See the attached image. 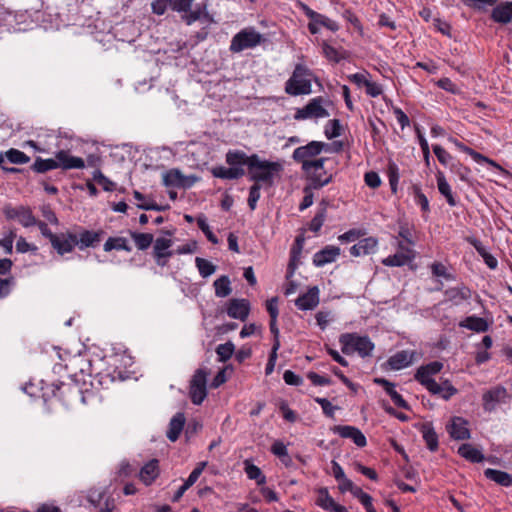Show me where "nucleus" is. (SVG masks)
I'll list each match as a JSON object with an SVG mask.
<instances>
[{
  "label": "nucleus",
  "mask_w": 512,
  "mask_h": 512,
  "mask_svg": "<svg viewBox=\"0 0 512 512\" xmlns=\"http://www.w3.org/2000/svg\"><path fill=\"white\" fill-rule=\"evenodd\" d=\"M226 163L230 165L226 168V179H237L244 175L247 166L249 169L250 179L255 183L271 186L273 176L280 170V164L260 160L257 155L248 157L242 151H229L226 153Z\"/></svg>",
  "instance_id": "1"
},
{
  "label": "nucleus",
  "mask_w": 512,
  "mask_h": 512,
  "mask_svg": "<svg viewBox=\"0 0 512 512\" xmlns=\"http://www.w3.org/2000/svg\"><path fill=\"white\" fill-rule=\"evenodd\" d=\"M313 74L303 64H297L291 77L285 83V92L291 96L307 95L312 92Z\"/></svg>",
  "instance_id": "2"
},
{
  "label": "nucleus",
  "mask_w": 512,
  "mask_h": 512,
  "mask_svg": "<svg viewBox=\"0 0 512 512\" xmlns=\"http://www.w3.org/2000/svg\"><path fill=\"white\" fill-rule=\"evenodd\" d=\"M342 352L351 355L357 352L361 357L369 356L374 349V344L367 336H359L354 333L342 334L339 338Z\"/></svg>",
  "instance_id": "3"
},
{
  "label": "nucleus",
  "mask_w": 512,
  "mask_h": 512,
  "mask_svg": "<svg viewBox=\"0 0 512 512\" xmlns=\"http://www.w3.org/2000/svg\"><path fill=\"white\" fill-rule=\"evenodd\" d=\"M264 36L254 28H244L231 40L230 51L240 53L247 49H253L264 41Z\"/></svg>",
  "instance_id": "4"
},
{
  "label": "nucleus",
  "mask_w": 512,
  "mask_h": 512,
  "mask_svg": "<svg viewBox=\"0 0 512 512\" xmlns=\"http://www.w3.org/2000/svg\"><path fill=\"white\" fill-rule=\"evenodd\" d=\"M210 370L206 367L197 369L190 381L189 395L195 405L201 404L207 396V377Z\"/></svg>",
  "instance_id": "5"
},
{
  "label": "nucleus",
  "mask_w": 512,
  "mask_h": 512,
  "mask_svg": "<svg viewBox=\"0 0 512 512\" xmlns=\"http://www.w3.org/2000/svg\"><path fill=\"white\" fill-rule=\"evenodd\" d=\"M326 101L322 97L311 99L307 105L296 111L294 118L296 120L326 118L329 112L324 107Z\"/></svg>",
  "instance_id": "6"
},
{
  "label": "nucleus",
  "mask_w": 512,
  "mask_h": 512,
  "mask_svg": "<svg viewBox=\"0 0 512 512\" xmlns=\"http://www.w3.org/2000/svg\"><path fill=\"white\" fill-rule=\"evenodd\" d=\"M326 147H328V144L324 142L311 141L307 145L296 148L292 154V158L304 167L309 161L320 155Z\"/></svg>",
  "instance_id": "7"
},
{
  "label": "nucleus",
  "mask_w": 512,
  "mask_h": 512,
  "mask_svg": "<svg viewBox=\"0 0 512 512\" xmlns=\"http://www.w3.org/2000/svg\"><path fill=\"white\" fill-rule=\"evenodd\" d=\"M3 213L7 219L17 220L24 227L34 226L37 223L31 209L26 206L13 207L7 204L3 207Z\"/></svg>",
  "instance_id": "8"
},
{
  "label": "nucleus",
  "mask_w": 512,
  "mask_h": 512,
  "mask_svg": "<svg viewBox=\"0 0 512 512\" xmlns=\"http://www.w3.org/2000/svg\"><path fill=\"white\" fill-rule=\"evenodd\" d=\"M326 160L327 159L324 157L315 158L302 167V170L310 177L314 188H321L327 185L332 179V176L323 178L318 174V171H323Z\"/></svg>",
  "instance_id": "9"
},
{
  "label": "nucleus",
  "mask_w": 512,
  "mask_h": 512,
  "mask_svg": "<svg viewBox=\"0 0 512 512\" xmlns=\"http://www.w3.org/2000/svg\"><path fill=\"white\" fill-rule=\"evenodd\" d=\"M49 240L53 248L60 254L69 253L78 244V236L73 233H49Z\"/></svg>",
  "instance_id": "10"
},
{
  "label": "nucleus",
  "mask_w": 512,
  "mask_h": 512,
  "mask_svg": "<svg viewBox=\"0 0 512 512\" xmlns=\"http://www.w3.org/2000/svg\"><path fill=\"white\" fill-rule=\"evenodd\" d=\"M414 258L415 251L408 246H405L403 242H398V252L383 259L382 263L385 266L400 267L408 264Z\"/></svg>",
  "instance_id": "11"
},
{
  "label": "nucleus",
  "mask_w": 512,
  "mask_h": 512,
  "mask_svg": "<svg viewBox=\"0 0 512 512\" xmlns=\"http://www.w3.org/2000/svg\"><path fill=\"white\" fill-rule=\"evenodd\" d=\"M332 432L342 438L351 439L358 447H364L367 444L365 435L357 427L350 425H336L332 428Z\"/></svg>",
  "instance_id": "12"
},
{
  "label": "nucleus",
  "mask_w": 512,
  "mask_h": 512,
  "mask_svg": "<svg viewBox=\"0 0 512 512\" xmlns=\"http://www.w3.org/2000/svg\"><path fill=\"white\" fill-rule=\"evenodd\" d=\"M446 430L454 440H468L471 437L468 421L462 417H453L451 423L446 426Z\"/></svg>",
  "instance_id": "13"
},
{
  "label": "nucleus",
  "mask_w": 512,
  "mask_h": 512,
  "mask_svg": "<svg viewBox=\"0 0 512 512\" xmlns=\"http://www.w3.org/2000/svg\"><path fill=\"white\" fill-rule=\"evenodd\" d=\"M304 241H305V239H304L303 235L297 236L295 239V244L291 250L290 261L288 263L287 274H286V277L290 282L289 288L297 287V285L293 282V280H291V277H292L295 269L297 268L298 263L300 262L301 251L303 248Z\"/></svg>",
  "instance_id": "14"
},
{
  "label": "nucleus",
  "mask_w": 512,
  "mask_h": 512,
  "mask_svg": "<svg viewBox=\"0 0 512 512\" xmlns=\"http://www.w3.org/2000/svg\"><path fill=\"white\" fill-rule=\"evenodd\" d=\"M250 309V302L247 299H231L226 313L232 318L245 321L249 316Z\"/></svg>",
  "instance_id": "15"
},
{
  "label": "nucleus",
  "mask_w": 512,
  "mask_h": 512,
  "mask_svg": "<svg viewBox=\"0 0 512 512\" xmlns=\"http://www.w3.org/2000/svg\"><path fill=\"white\" fill-rule=\"evenodd\" d=\"M57 167L63 170L70 169H83L85 167V161L76 156H72L66 150H60L55 154Z\"/></svg>",
  "instance_id": "16"
},
{
  "label": "nucleus",
  "mask_w": 512,
  "mask_h": 512,
  "mask_svg": "<svg viewBox=\"0 0 512 512\" xmlns=\"http://www.w3.org/2000/svg\"><path fill=\"white\" fill-rule=\"evenodd\" d=\"M166 187H190L195 179L183 175L178 169H171L162 176Z\"/></svg>",
  "instance_id": "17"
},
{
  "label": "nucleus",
  "mask_w": 512,
  "mask_h": 512,
  "mask_svg": "<svg viewBox=\"0 0 512 512\" xmlns=\"http://www.w3.org/2000/svg\"><path fill=\"white\" fill-rule=\"evenodd\" d=\"M507 397V391L504 387H496L488 390L482 396L483 408L485 411L495 409L497 403L504 402Z\"/></svg>",
  "instance_id": "18"
},
{
  "label": "nucleus",
  "mask_w": 512,
  "mask_h": 512,
  "mask_svg": "<svg viewBox=\"0 0 512 512\" xmlns=\"http://www.w3.org/2000/svg\"><path fill=\"white\" fill-rule=\"evenodd\" d=\"M340 253L341 250L339 247L328 245L314 254L313 263L317 267H323L326 264L336 261Z\"/></svg>",
  "instance_id": "19"
},
{
  "label": "nucleus",
  "mask_w": 512,
  "mask_h": 512,
  "mask_svg": "<svg viewBox=\"0 0 512 512\" xmlns=\"http://www.w3.org/2000/svg\"><path fill=\"white\" fill-rule=\"evenodd\" d=\"M425 386L432 394L440 395L443 399L448 400L457 393V389L448 381L437 383L435 380H427Z\"/></svg>",
  "instance_id": "20"
},
{
  "label": "nucleus",
  "mask_w": 512,
  "mask_h": 512,
  "mask_svg": "<svg viewBox=\"0 0 512 512\" xmlns=\"http://www.w3.org/2000/svg\"><path fill=\"white\" fill-rule=\"evenodd\" d=\"M377 244V239L374 237L361 239L350 248V254L354 257L372 254L376 251Z\"/></svg>",
  "instance_id": "21"
},
{
  "label": "nucleus",
  "mask_w": 512,
  "mask_h": 512,
  "mask_svg": "<svg viewBox=\"0 0 512 512\" xmlns=\"http://www.w3.org/2000/svg\"><path fill=\"white\" fill-rule=\"evenodd\" d=\"M319 290H307L295 300V305L299 310H313L319 304Z\"/></svg>",
  "instance_id": "22"
},
{
  "label": "nucleus",
  "mask_w": 512,
  "mask_h": 512,
  "mask_svg": "<svg viewBox=\"0 0 512 512\" xmlns=\"http://www.w3.org/2000/svg\"><path fill=\"white\" fill-rule=\"evenodd\" d=\"M443 368V364L439 361L430 362L418 368L415 379L422 385L426 384L427 380H434L432 375L439 373Z\"/></svg>",
  "instance_id": "23"
},
{
  "label": "nucleus",
  "mask_w": 512,
  "mask_h": 512,
  "mask_svg": "<svg viewBox=\"0 0 512 512\" xmlns=\"http://www.w3.org/2000/svg\"><path fill=\"white\" fill-rule=\"evenodd\" d=\"M374 382L382 386L385 392L390 396L393 403L403 409H408L409 406L403 397L395 390V385L384 378H375Z\"/></svg>",
  "instance_id": "24"
},
{
  "label": "nucleus",
  "mask_w": 512,
  "mask_h": 512,
  "mask_svg": "<svg viewBox=\"0 0 512 512\" xmlns=\"http://www.w3.org/2000/svg\"><path fill=\"white\" fill-rule=\"evenodd\" d=\"M158 476L159 462L157 459L150 460L139 472V478L146 486L151 485Z\"/></svg>",
  "instance_id": "25"
},
{
  "label": "nucleus",
  "mask_w": 512,
  "mask_h": 512,
  "mask_svg": "<svg viewBox=\"0 0 512 512\" xmlns=\"http://www.w3.org/2000/svg\"><path fill=\"white\" fill-rule=\"evenodd\" d=\"M491 18L500 24H508L512 21V2H503L495 6Z\"/></svg>",
  "instance_id": "26"
},
{
  "label": "nucleus",
  "mask_w": 512,
  "mask_h": 512,
  "mask_svg": "<svg viewBox=\"0 0 512 512\" xmlns=\"http://www.w3.org/2000/svg\"><path fill=\"white\" fill-rule=\"evenodd\" d=\"M420 432L427 445V448L435 452L438 449V435L431 422H424L420 425Z\"/></svg>",
  "instance_id": "27"
},
{
  "label": "nucleus",
  "mask_w": 512,
  "mask_h": 512,
  "mask_svg": "<svg viewBox=\"0 0 512 512\" xmlns=\"http://www.w3.org/2000/svg\"><path fill=\"white\" fill-rule=\"evenodd\" d=\"M170 246V239L164 237L156 239L154 244V254L158 265L164 266L166 264V258L171 255V252L168 251Z\"/></svg>",
  "instance_id": "28"
},
{
  "label": "nucleus",
  "mask_w": 512,
  "mask_h": 512,
  "mask_svg": "<svg viewBox=\"0 0 512 512\" xmlns=\"http://www.w3.org/2000/svg\"><path fill=\"white\" fill-rule=\"evenodd\" d=\"M413 361V353H410L409 351L402 350L394 355H392L388 359V365L393 370H400L403 368L408 367Z\"/></svg>",
  "instance_id": "29"
},
{
  "label": "nucleus",
  "mask_w": 512,
  "mask_h": 512,
  "mask_svg": "<svg viewBox=\"0 0 512 512\" xmlns=\"http://www.w3.org/2000/svg\"><path fill=\"white\" fill-rule=\"evenodd\" d=\"M320 27H325L330 31H337L339 29V25L334 20H331L330 18L326 17L325 15H322L318 13V17L314 19V21L310 22L308 24V29L311 34H317L320 30Z\"/></svg>",
  "instance_id": "30"
},
{
  "label": "nucleus",
  "mask_w": 512,
  "mask_h": 512,
  "mask_svg": "<svg viewBox=\"0 0 512 512\" xmlns=\"http://www.w3.org/2000/svg\"><path fill=\"white\" fill-rule=\"evenodd\" d=\"M184 425H185V416L183 413H177L173 416V418L170 420V423H169V428L167 430V433H166V436L167 438L172 441V442H175L183 428H184Z\"/></svg>",
  "instance_id": "31"
},
{
  "label": "nucleus",
  "mask_w": 512,
  "mask_h": 512,
  "mask_svg": "<svg viewBox=\"0 0 512 512\" xmlns=\"http://www.w3.org/2000/svg\"><path fill=\"white\" fill-rule=\"evenodd\" d=\"M458 454L472 463H480L485 459L483 453L469 443L462 444L458 448Z\"/></svg>",
  "instance_id": "32"
},
{
  "label": "nucleus",
  "mask_w": 512,
  "mask_h": 512,
  "mask_svg": "<svg viewBox=\"0 0 512 512\" xmlns=\"http://www.w3.org/2000/svg\"><path fill=\"white\" fill-rule=\"evenodd\" d=\"M484 475L487 479L496 482L497 484L508 487L512 484V476L504 471L487 468L484 471Z\"/></svg>",
  "instance_id": "33"
},
{
  "label": "nucleus",
  "mask_w": 512,
  "mask_h": 512,
  "mask_svg": "<svg viewBox=\"0 0 512 512\" xmlns=\"http://www.w3.org/2000/svg\"><path fill=\"white\" fill-rule=\"evenodd\" d=\"M450 141L452 143H454L455 146L458 149H460L461 151L469 154L473 158V160L476 161L477 163L485 162V163H488V164L492 165L493 167H496V168L500 169V166L496 162H494L493 160H491V159L483 156L482 154L474 151L473 149L465 146L463 143L459 142L457 139L450 138Z\"/></svg>",
  "instance_id": "34"
},
{
  "label": "nucleus",
  "mask_w": 512,
  "mask_h": 512,
  "mask_svg": "<svg viewBox=\"0 0 512 512\" xmlns=\"http://www.w3.org/2000/svg\"><path fill=\"white\" fill-rule=\"evenodd\" d=\"M459 325L475 332H486L489 327L485 319L476 316L466 317Z\"/></svg>",
  "instance_id": "35"
},
{
  "label": "nucleus",
  "mask_w": 512,
  "mask_h": 512,
  "mask_svg": "<svg viewBox=\"0 0 512 512\" xmlns=\"http://www.w3.org/2000/svg\"><path fill=\"white\" fill-rule=\"evenodd\" d=\"M436 177L439 192L446 198L450 206H455L456 200L453 196L450 185L445 179L444 174L441 171H438Z\"/></svg>",
  "instance_id": "36"
},
{
  "label": "nucleus",
  "mask_w": 512,
  "mask_h": 512,
  "mask_svg": "<svg viewBox=\"0 0 512 512\" xmlns=\"http://www.w3.org/2000/svg\"><path fill=\"white\" fill-rule=\"evenodd\" d=\"M244 465V471L249 479L255 480L258 485H264L266 483V476L258 466L248 460L244 461Z\"/></svg>",
  "instance_id": "37"
},
{
  "label": "nucleus",
  "mask_w": 512,
  "mask_h": 512,
  "mask_svg": "<svg viewBox=\"0 0 512 512\" xmlns=\"http://www.w3.org/2000/svg\"><path fill=\"white\" fill-rule=\"evenodd\" d=\"M101 232L83 231L78 237V244L80 249L94 246L100 241Z\"/></svg>",
  "instance_id": "38"
},
{
  "label": "nucleus",
  "mask_w": 512,
  "mask_h": 512,
  "mask_svg": "<svg viewBox=\"0 0 512 512\" xmlns=\"http://www.w3.org/2000/svg\"><path fill=\"white\" fill-rule=\"evenodd\" d=\"M431 271L433 276L438 278L439 282L442 283L443 280L449 281L453 279V275L450 272L449 268L442 263L435 262L431 265Z\"/></svg>",
  "instance_id": "39"
},
{
  "label": "nucleus",
  "mask_w": 512,
  "mask_h": 512,
  "mask_svg": "<svg viewBox=\"0 0 512 512\" xmlns=\"http://www.w3.org/2000/svg\"><path fill=\"white\" fill-rule=\"evenodd\" d=\"M57 163L55 158L50 159H42L40 157L36 158L34 164L32 165V169L37 173H45L49 170L57 169Z\"/></svg>",
  "instance_id": "40"
},
{
  "label": "nucleus",
  "mask_w": 512,
  "mask_h": 512,
  "mask_svg": "<svg viewBox=\"0 0 512 512\" xmlns=\"http://www.w3.org/2000/svg\"><path fill=\"white\" fill-rule=\"evenodd\" d=\"M113 249L130 251V247L127 245V240L123 237H110L104 244V250L109 252Z\"/></svg>",
  "instance_id": "41"
},
{
  "label": "nucleus",
  "mask_w": 512,
  "mask_h": 512,
  "mask_svg": "<svg viewBox=\"0 0 512 512\" xmlns=\"http://www.w3.org/2000/svg\"><path fill=\"white\" fill-rule=\"evenodd\" d=\"M131 237L140 250L147 249L153 242V235L149 233L132 232Z\"/></svg>",
  "instance_id": "42"
},
{
  "label": "nucleus",
  "mask_w": 512,
  "mask_h": 512,
  "mask_svg": "<svg viewBox=\"0 0 512 512\" xmlns=\"http://www.w3.org/2000/svg\"><path fill=\"white\" fill-rule=\"evenodd\" d=\"M334 499L329 495L327 488H320L318 490V497L316 504L322 509L329 511L334 505Z\"/></svg>",
  "instance_id": "43"
},
{
  "label": "nucleus",
  "mask_w": 512,
  "mask_h": 512,
  "mask_svg": "<svg viewBox=\"0 0 512 512\" xmlns=\"http://www.w3.org/2000/svg\"><path fill=\"white\" fill-rule=\"evenodd\" d=\"M5 157L14 164H25L30 161L29 156L17 149H9L5 152Z\"/></svg>",
  "instance_id": "44"
},
{
  "label": "nucleus",
  "mask_w": 512,
  "mask_h": 512,
  "mask_svg": "<svg viewBox=\"0 0 512 512\" xmlns=\"http://www.w3.org/2000/svg\"><path fill=\"white\" fill-rule=\"evenodd\" d=\"M195 262L202 277H209L215 272V266L210 261L197 257Z\"/></svg>",
  "instance_id": "45"
},
{
  "label": "nucleus",
  "mask_w": 512,
  "mask_h": 512,
  "mask_svg": "<svg viewBox=\"0 0 512 512\" xmlns=\"http://www.w3.org/2000/svg\"><path fill=\"white\" fill-rule=\"evenodd\" d=\"M341 125L338 119L329 120L325 126V136L328 139H333L340 136Z\"/></svg>",
  "instance_id": "46"
},
{
  "label": "nucleus",
  "mask_w": 512,
  "mask_h": 512,
  "mask_svg": "<svg viewBox=\"0 0 512 512\" xmlns=\"http://www.w3.org/2000/svg\"><path fill=\"white\" fill-rule=\"evenodd\" d=\"M183 19L186 21L188 25H191L192 23L198 20L204 23L209 21L207 13L200 9L194 10L189 14H185L183 16Z\"/></svg>",
  "instance_id": "47"
},
{
  "label": "nucleus",
  "mask_w": 512,
  "mask_h": 512,
  "mask_svg": "<svg viewBox=\"0 0 512 512\" xmlns=\"http://www.w3.org/2000/svg\"><path fill=\"white\" fill-rule=\"evenodd\" d=\"M325 218H326V209L322 208L316 213V215L311 220L310 226H309L310 230H312L315 233L319 232V230L323 226Z\"/></svg>",
  "instance_id": "48"
},
{
  "label": "nucleus",
  "mask_w": 512,
  "mask_h": 512,
  "mask_svg": "<svg viewBox=\"0 0 512 512\" xmlns=\"http://www.w3.org/2000/svg\"><path fill=\"white\" fill-rule=\"evenodd\" d=\"M280 348V341H275L272 346L271 353L269 355L268 362L266 364L265 373L266 375H270L275 367L276 359H277V351Z\"/></svg>",
  "instance_id": "49"
},
{
  "label": "nucleus",
  "mask_w": 512,
  "mask_h": 512,
  "mask_svg": "<svg viewBox=\"0 0 512 512\" xmlns=\"http://www.w3.org/2000/svg\"><path fill=\"white\" fill-rule=\"evenodd\" d=\"M260 190H261V184H259V183H254L250 187L248 205L251 210H254L256 208L257 202L260 199Z\"/></svg>",
  "instance_id": "50"
},
{
  "label": "nucleus",
  "mask_w": 512,
  "mask_h": 512,
  "mask_svg": "<svg viewBox=\"0 0 512 512\" xmlns=\"http://www.w3.org/2000/svg\"><path fill=\"white\" fill-rule=\"evenodd\" d=\"M197 224H198V227L203 231V233L206 235V237L208 238V240L210 242H212V243L218 242L216 236L210 230V227H209V225L206 221V218L204 216H199L197 218Z\"/></svg>",
  "instance_id": "51"
},
{
  "label": "nucleus",
  "mask_w": 512,
  "mask_h": 512,
  "mask_svg": "<svg viewBox=\"0 0 512 512\" xmlns=\"http://www.w3.org/2000/svg\"><path fill=\"white\" fill-rule=\"evenodd\" d=\"M413 192L415 196V202L421 206V209L425 212L429 211V201L427 197L422 193L418 186H413Z\"/></svg>",
  "instance_id": "52"
},
{
  "label": "nucleus",
  "mask_w": 512,
  "mask_h": 512,
  "mask_svg": "<svg viewBox=\"0 0 512 512\" xmlns=\"http://www.w3.org/2000/svg\"><path fill=\"white\" fill-rule=\"evenodd\" d=\"M433 152L436 155L438 161L443 165H448L452 160V156L440 145H434Z\"/></svg>",
  "instance_id": "53"
},
{
  "label": "nucleus",
  "mask_w": 512,
  "mask_h": 512,
  "mask_svg": "<svg viewBox=\"0 0 512 512\" xmlns=\"http://www.w3.org/2000/svg\"><path fill=\"white\" fill-rule=\"evenodd\" d=\"M206 465L207 462L198 463L197 467L190 473L184 484L190 488L198 480Z\"/></svg>",
  "instance_id": "54"
},
{
  "label": "nucleus",
  "mask_w": 512,
  "mask_h": 512,
  "mask_svg": "<svg viewBox=\"0 0 512 512\" xmlns=\"http://www.w3.org/2000/svg\"><path fill=\"white\" fill-rule=\"evenodd\" d=\"M15 237V232L9 231L2 239H0V246L4 248L6 254L12 253Z\"/></svg>",
  "instance_id": "55"
},
{
  "label": "nucleus",
  "mask_w": 512,
  "mask_h": 512,
  "mask_svg": "<svg viewBox=\"0 0 512 512\" xmlns=\"http://www.w3.org/2000/svg\"><path fill=\"white\" fill-rule=\"evenodd\" d=\"M194 0H169L170 7L178 12H187Z\"/></svg>",
  "instance_id": "56"
},
{
  "label": "nucleus",
  "mask_w": 512,
  "mask_h": 512,
  "mask_svg": "<svg viewBox=\"0 0 512 512\" xmlns=\"http://www.w3.org/2000/svg\"><path fill=\"white\" fill-rule=\"evenodd\" d=\"M308 379L315 386H325L330 385L332 383L331 379L322 375H319L315 372H309L307 374Z\"/></svg>",
  "instance_id": "57"
},
{
  "label": "nucleus",
  "mask_w": 512,
  "mask_h": 512,
  "mask_svg": "<svg viewBox=\"0 0 512 512\" xmlns=\"http://www.w3.org/2000/svg\"><path fill=\"white\" fill-rule=\"evenodd\" d=\"M315 401L321 406L323 413L328 417H333L336 407L326 398H315Z\"/></svg>",
  "instance_id": "58"
},
{
  "label": "nucleus",
  "mask_w": 512,
  "mask_h": 512,
  "mask_svg": "<svg viewBox=\"0 0 512 512\" xmlns=\"http://www.w3.org/2000/svg\"><path fill=\"white\" fill-rule=\"evenodd\" d=\"M168 7H170L169 0H154L151 3L152 12L156 15H163Z\"/></svg>",
  "instance_id": "59"
},
{
  "label": "nucleus",
  "mask_w": 512,
  "mask_h": 512,
  "mask_svg": "<svg viewBox=\"0 0 512 512\" xmlns=\"http://www.w3.org/2000/svg\"><path fill=\"white\" fill-rule=\"evenodd\" d=\"M361 236L360 230L351 229L338 237V240L342 243L355 242Z\"/></svg>",
  "instance_id": "60"
},
{
  "label": "nucleus",
  "mask_w": 512,
  "mask_h": 512,
  "mask_svg": "<svg viewBox=\"0 0 512 512\" xmlns=\"http://www.w3.org/2000/svg\"><path fill=\"white\" fill-rule=\"evenodd\" d=\"M466 5L475 9H484L486 6H494L497 0H462Z\"/></svg>",
  "instance_id": "61"
},
{
  "label": "nucleus",
  "mask_w": 512,
  "mask_h": 512,
  "mask_svg": "<svg viewBox=\"0 0 512 512\" xmlns=\"http://www.w3.org/2000/svg\"><path fill=\"white\" fill-rule=\"evenodd\" d=\"M283 379L286 384L293 386H299L303 382V379L299 375L292 372L291 370H286L284 372Z\"/></svg>",
  "instance_id": "62"
},
{
  "label": "nucleus",
  "mask_w": 512,
  "mask_h": 512,
  "mask_svg": "<svg viewBox=\"0 0 512 512\" xmlns=\"http://www.w3.org/2000/svg\"><path fill=\"white\" fill-rule=\"evenodd\" d=\"M266 309L269 313L270 319H277L279 310H278V298L273 297L266 301Z\"/></svg>",
  "instance_id": "63"
},
{
  "label": "nucleus",
  "mask_w": 512,
  "mask_h": 512,
  "mask_svg": "<svg viewBox=\"0 0 512 512\" xmlns=\"http://www.w3.org/2000/svg\"><path fill=\"white\" fill-rule=\"evenodd\" d=\"M365 183L371 188H377L381 184V179L376 172L370 171L365 174Z\"/></svg>",
  "instance_id": "64"
}]
</instances>
